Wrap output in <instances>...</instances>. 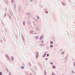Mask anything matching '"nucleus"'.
Listing matches in <instances>:
<instances>
[{
	"label": "nucleus",
	"instance_id": "9b49d317",
	"mask_svg": "<svg viewBox=\"0 0 75 75\" xmlns=\"http://www.w3.org/2000/svg\"><path fill=\"white\" fill-rule=\"evenodd\" d=\"M2 75V73L1 72H0V75Z\"/></svg>",
	"mask_w": 75,
	"mask_h": 75
},
{
	"label": "nucleus",
	"instance_id": "f257e3e1",
	"mask_svg": "<svg viewBox=\"0 0 75 75\" xmlns=\"http://www.w3.org/2000/svg\"><path fill=\"white\" fill-rule=\"evenodd\" d=\"M43 38V35H42L40 37V40H42V38Z\"/></svg>",
	"mask_w": 75,
	"mask_h": 75
},
{
	"label": "nucleus",
	"instance_id": "9d476101",
	"mask_svg": "<svg viewBox=\"0 0 75 75\" xmlns=\"http://www.w3.org/2000/svg\"><path fill=\"white\" fill-rule=\"evenodd\" d=\"M55 67H56L55 66H53L52 67V68H55Z\"/></svg>",
	"mask_w": 75,
	"mask_h": 75
},
{
	"label": "nucleus",
	"instance_id": "423d86ee",
	"mask_svg": "<svg viewBox=\"0 0 75 75\" xmlns=\"http://www.w3.org/2000/svg\"><path fill=\"white\" fill-rule=\"evenodd\" d=\"M50 47H51L52 48V47H53V46L52 45H50Z\"/></svg>",
	"mask_w": 75,
	"mask_h": 75
},
{
	"label": "nucleus",
	"instance_id": "5701e85b",
	"mask_svg": "<svg viewBox=\"0 0 75 75\" xmlns=\"http://www.w3.org/2000/svg\"><path fill=\"white\" fill-rule=\"evenodd\" d=\"M74 66H75V63H74Z\"/></svg>",
	"mask_w": 75,
	"mask_h": 75
},
{
	"label": "nucleus",
	"instance_id": "6e6552de",
	"mask_svg": "<svg viewBox=\"0 0 75 75\" xmlns=\"http://www.w3.org/2000/svg\"><path fill=\"white\" fill-rule=\"evenodd\" d=\"M12 61H13V59H14V58H13V57H12Z\"/></svg>",
	"mask_w": 75,
	"mask_h": 75
},
{
	"label": "nucleus",
	"instance_id": "2eb2a0df",
	"mask_svg": "<svg viewBox=\"0 0 75 75\" xmlns=\"http://www.w3.org/2000/svg\"><path fill=\"white\" fill-rule=\"evenodd\" d=\"M49 56V54H47V56Z\"/></svg>",
	"mask_w": 75,
	"mask_h": 75
},
{
	"label": "nucleus",
	"instance_id": "0eeeda50",
	"mask_svg": "<svg viewBox=\"0 0 75 75\" xmlns=\"http://www.w3.org/2000/svg\"><path fill=\"white\" fill-rule=\"evenodd\" d=\"M62 4L64 5H66V4H65V3L64 4V3H63V2L62 3Z\"/></svg>",
	"mask_w": 75,
	"mask_h": 75
},
{
	"label": "nucleus",
	"instance_id": "6ab92c4d",
	"mask_svg": "<svg viewBox=\"0 0 75 75\" xmlns=\"http://www.w3.org/2000/svg\"><path fill=\"white\" fill-rule=\"evenodd\" d=\"M46 60H47L48 59H47V58H46Z\"/></svg>",
	"mask_w": 75,
	"mask_h": 75
},
{
	"label": "nucleus",
	"instance_id": "f03ea898",
	"mask_svg": "<svg viewBox=\"0 0 75 75\" xmlns=\"http://www.w3.org/2000/svg\"><path fill=\"white\" fill-rule=\"evenodd\" d=\"M6 57L8 59H10V57H9L7 55H6Z\"/></svg>",
	"mask_w": 75,
	"mask_h": 75
},
{
	"label": "nucleus",
	"instance_id": "b1692460",
	"mask_svg": "<svg viewBox=\"0 0 75 75\" xmlns=\"http://www.w3.org/2000/svg\"><path fill=\"white\" fill-rule=\"evenodd\" d=\"M45 75H46V73H45Z\"/></svg>",
	"mask_w": 75,
	"mask_h": 75
},
{
	"label": "nucleus",
	"instance_id": "1a4fd4ad",
	"mask_svg": "<svg viewBox=\"0 0 75 75\" xmlns=\"http://www.w3.org/2000/svg\"><path fill=\"white\" fill-rule=\"evenodd\" d=\"M36 54H37V56H38V52H36Z\"/></svg>",
	"mask_w": 75,
	"mask_h": 75
},
{
	"label": "nucleus",
	"instance_id": "412c9836",
	"mask_svg": "<svg viewBox=\"0 0 75 75\" xmlns=\"http://www.w3.org/2000/svg\"><path fill=\"white\" fill-rule=\"evenodd\" d=\"M39 18L38 16V17H37V18H38V19H39Z\"/></svg>",
	"mask_w": 75,
	"mask_h": 75
},
{
	"label": "nucleus",
	"instance_id": "39448f33",
	"mask_svg": "<svg viewBox=\"0 0 75 75\" xmlns=\"http://www.w3.org/2000/svg\"><path fill=\"white\" fill-rule=\"evenodd\" d=\"M50 44H53V42L52 41H51L50 42Z\"/></svg>",
	"mask_w": 75,
	"mask_h": 75
},
{
	"label": "nucleus",
	"instance_id": "20e7f679",
	"mask_svg": "<svg viewBox=\"0 0 75 75\" xmlns=\"http://www.w3.org/2000/svg\"><path fill=\"white\" fill-rule=\"evenodd\" d=\"M46 52H45V54H44V55L43 56V57H45V56H46Z\"/></svg>",
	"mask_w": 75,
	"mask_h": 75
},
{
	"label": "nucleus",
	"instance_id": "f3484780",
	"mask_svg": "<svg viewBox=\"0 0 75 75\" xmlns=\"http://www.w3.org/2000/svg\"><path fill=\"white\" fill-rule=\"evenodd\" d=\"M45 13H48V11H46Z\"/></svg>",
	"mask_w": 75,
	"mask_h": 75
},
{
	"label": "nucleus",
	"instance_id": "a211bd4d",
	"mask_svg": "<svg viewBox=\"0 0 75 75\" xmlns=\"http://www.w3.org/2000/svg\"><path fill=\"white\" fill-rule=\"evenodd\" d=\"M22 69H23V67H22Z\"/></svg>",
	"mask_w": 75,
	"mask_h": 75
},
{
	"label": "nucleus",
	"instance_id": "4468645a",
	"mask_svg": "<svg viewBox=\"0 0 75 75\" xmlns=\"http://www.w3.org/2000/svg\"><path fill=\"white\" fill-rule=\"evenodd\" d=\"M52 75H55V74H54V73H52Z\"/></svg>",
	"mask_w": 75,
	"mask_h": 75
},
{
	"label": "nucleus",
	"instance_id": "dca6fc26",
	"mask_svg": "<svg viewBox=\"0 0 75 75\" xmlns=\"http://www.w3.org/2000/svg\"><path fill=\"white\" fill-rule=\"evenodd\" d=\"M64 54V52H62V54Z\"/></svg>",
	"mask_w": 75,
	"mask_h": 75
},
{
	"label": "nucleus",
	"instance_id": "f8f14e48",
	"mask_svg": "<svg viewBox=\"0 0 75 75\" xmlns=\"http://www.w3.org/2000/svg\"><path fill=\"white\" fill-rule=\"evenodd\" d=\"M50 63L51 64H53L52 62H50Z\"/></svg>",
	"mask_w": 75,
	"mask_h": 75
},
{
	"label": "nucleus",
	"instance_id": "ddd939ff",
	"mask_svg": "<svg viewBox=\"0 0 75 75\" xmlns=\"http://www.w3.org/2000/svg\"><path fill=\"white\" fill-rule=\"evenodd\" d=\"M23 24L25 25V22H23Z\"/></svg>",
	"mask_w": 75,
	"mask_h": 75
},
{
	"label": "nucleus",
	"instance_id": "aec40b11",
	"mask_svg": "<svg viewBox=\"0 0 75 75\" xmlns=\"http://www.w3.org/2000/svg\"><path fill=\"white\" fill-rule=\"evenodd\" d=\"M36 58H38V56H37V55H36Z\"/></svg>",
	"mask_w": 75,
	"mask_h": 75
},
{
	"label": "nucleus",
	"instance_id": "7ed1b4c3",
	"mask_svg": "<svg viewBox=\"0 0 75 75\" xmlns=\"http://www.w3.org/2000/svg\"><path fill=\"white\" fill-rule=\"evenodd\" d=\"M30 33L31 34H32V33H33V30H31L30 32Z\"/></svg>",
	"mask_w": 75,
	"mask_h": 75
},
{
	"label": "nucleus",
	"instance_id": "4be33fe9",
	"mask_svg": "<svg viewBox=\"0 0 75 75\" xmlns=\"http://www.w3.org/2000/svg\"><path fill=\"white\" fill-rule=\"evenodd\" d=\"M9 75H11V73H10L9 74Z\"/></svg>",
	"mask_w": 75,
	"mask_h": 75
}]
</instances>
